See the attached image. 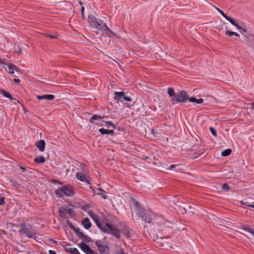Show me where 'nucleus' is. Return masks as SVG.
Masks as SVG:
<instances>
[{"label":"nucleus","instance_id":"nucleus-22","mask_svg":"<svg viewBox=\"0 0 254 254\" xmlns=\"http://www.w3.org/2000/svg\"><path fill=\"white\" fill-rule=\"evenodd\" d=\"M167 93L169 95L171 98H173V97H175L176 95V93H175L174 89L172 87H169L167 90Z\"/></svg>","mask_w":254,"mask_h":254},{"label":"nucleus","instance_id":"nucleus-44","mask_svg":"<svg viewBox=\"0 0 254 254\" xmlns=\"http://www.w3.org/2000/svg\"><path fill=\"white\" fill-rule=\"evenodd\" d=\"M97 190L100 191L99 192H106L105 191L102 190L101 188H98Z\"/></svg>","mask_w":254,"mask_h":254},{"label":"nucleus","instance_id":"nucleus-53","mask_svg":"<svg viewBox=\"0 0 254 254\" xmlns=\"http://www.w3.org/2000/svg\"><path fill=\"white\" fill-rule=\"evenodd\" d=\"M14 184H15V185H14L15 186H16L17 185L19 186V184L16 182H14Z\"/></svg>","mask_w":254,"mask_h":254},{"label":"nucleus","instance_id":"nucleus-57","mask_svg":"<svg viewBox=\"0 0 254 254\" xmlns=\"http://www.w3.org/2000/svg\"><path fill=\"white\" fill-rule=\"evenodd\" d=\"M79 4H80V5H82V4H83V2H81V1H80V2H79Z\"/></svg>","mask_w":254,"mask_h":254},{"label":"nucleus","instance_id":"nucleus-18","mask_svg":"<svg viewBox=\"0 0 254 254\" xmlns=\"http://www.w3.org/2000/svg\"><path fill=\"white\" fill-rule=\"evenodd\" d=\"M99 131L102 134H111V135H114V130L111 129H105L104 128H101L99 129Z\"/></svg>","mask_w":254,"mask_h":254},{"label":"nucleus","instance_id":"nucleus-40","mask_svg":"<svg viewBox=\"0 0 254 254\" xmlns=\"http://www.w3.org/2000/svg\"><path fill=\"white\" fill-rule=\"evenodd\" d=\"M47 36L51 39H55L57 38V36L52 34H48Z\"/></svg>","mask_w":254,"mask_h":254},{"label":"nucleus","instance_id":"nucleus-15","mask_svg":"<svg viewBox=\"0 0 254 254\" xmlns=\"http://www.w3.org/2000/svg\"><path fill=\"white\" fill-rule=\"evenodd\" d=\"M7 65V67L9 69L8 73L11 75L14 73V70L18 71L19 69L18 67L11 63H9L6 64Z\"/></svg>","mask_w":254,"mask_h":254},{"label":"nucleus","instance_id":"nucleus-26","mask_svg":"<svg viewBox=\"0 0 254 254\" xmlns=\"http://www.w3.org/2000/svg\"><path fill=\"white\" fill-rule=\"evenodd\" d=\"M70 245H66L64 247V250L65 252L70 254L71 253L73 248L70 247Z\"/></svg>","mask_w":254,"mask_h":254},{"label":"nucleus","instance_id":"nucleus-42","mask_svg":"<svg viewBox=\"0 0 254 254\" xmlns=\"http://www.w3.org/2000/svg\"><path fill=\"white\" fill-rule=\"evenodd\" d=\"M6 64L5 62L0 58V65Z\"/></svg>","mask_w":254,"mask_h":254},{"label":"nucleus","instance_id":"nucleus-47","mask_svg":"<svg viewBox=\"0 0 254 254\" xmlns=\"http://www.w3.org/2000/svg\"><path fill=\"white\" fill-rule=\"evenodd\" d=\"M20 168L22 170L23 172H24L26 170V168H25L22 166H20Z\"/></svg>","mask_w":254,"mask_h":254},{"label":"nucleus","instance_id":"nucleus-16","mask_svg":"<svg viewBox=\"0 0 254 254\" xmlns=\"http://www.w3.org/2000/svg\"><path fill=\"white\" fill-rule=\"evenodd\" d=\"M120 234L122 233L124 236H125L127 238H129L130 237L129 228L127 226L125 227L122 230H120Z\"/></svg>","mask_w":254,"mask_h":254},{"label":"nucleus","instance_id":"nucleus-41","mask_svg":"<svg viewBox=\"0 0 254 254\" xmlns=\"http://www.w3.org/2000/svg\"><path fill=\"white\" fill-rule=\"evenodd\" d=\"M52 182L54 183V184H59V185H62V183L58 180H53L52 181Z\"/></svg>","mask_w":254,"mask_h":254},{"label":"nucleus","instance_id":"nucleus-54","mask_svg":"<svg viewBox=\"0 0 254 254\" xmlns=\"http://www.w3.org/2000/svg\"><path fill=\"white\" fill-rule=\"evenodd\" d=\"M81 13L82 17L83 18H84V12H83V13H81Z\"/></svg>","mask_w":254,"mask_h":254},{"label":"nucleus","instance_id":"nucleus-14","mask_svg":"<svg viewBox=\"0 0 254 254\" xmlns=\"http://www.w3.org/2000/svg\"><path fill=\"white\" fill-rule=\"evenodd\" d=\"M37 98L39 100H52L55 98V96L52 94H45L43 95H38Z\"/></svg>","mask_w":254,"mask_h":254},{"label":"nucleus","instance_id":"nucleus-43","mask_svg":"<svg viewBox=\"0 0 254 254\" xmlns=\"http://www.w3.org/2000/svg\"><path fill=\"white\" fill-rule=\"evenodd\" d=\"M36 231L34 232V237H32V238L35 239L37 242L38 241L39 238L36 236Z\"/></svg>","mask_w":254,"mask_h":254},{"label":"nucleus","instance_id":"nucleus-19","mask_svg":"<svg viewBox=\"0 0 254 254\" xmlns=\"http://www.w3.org/2000/svg\"><path fill=\"white\" fill-rule=\"evenodd\" d=\"M45 161V158L43 156H39L34 158V162L37 164H43Z\"/></svg>","mask_w":254,"mask_h":254},{"label":"nucleus","instance_id":"nucleus-56","mask_svg":"<svg viewBox=\"0 0 254 254\" xmlns=\"http://www.w3.org/2000/svg\"><path fill=\"white\" fill-rule=\"evenodd\" d=\"M40 254H47L46 253L42 252Z\"/></svg>","mask_w":254,"mask_h":254},{"label":"nucleus","instance_id":"nucleus-30","mask_svg":"<svg viewBox=\"0 0 254 254\" xmlns=\"http://www.w3.org/2000/svg\"><path fill=\"white\" fill-rule=\"evenodd\" d=\"M237 28L240 30V32L241 33L247 32V29L246 28L245 26L244 27H242L239 25V28Z\"/></svg>","mask_w":254,"mask_h":254},{"label":"nucleus","instance_id":"nucleus-32","mask_svg":"<svg viewBox=\"0 0 254 254\" xmlns=\"http://www.w3.org/2000/svg\"><path fill=\"white\" fill-rule=\"evenodd\" d=\"M104 193L105 192H97L96 194L97 195H99L101 196L104 199H107V196Z\"/></svg>","mask_w":254,"mask_h":254},{"label":"nucleus","instance_id":"nucleus-10","mask_svg":"<svg viewBox=\"0 0 254 254\" xmlns=\"http://www.w3.org/2000/svg\"><path fill=\"white\" fill-rule=\"evenodd\" d=\"M83 241L79 244V247L86 254H99L98 253L93 251L86 243Z\"/></svg>","mask_w":254,"mask_h":254},{"label":"nucleus","instance_id":"nucleus-21","mask_svg":"<svg viewBox=\"0 0 254 254\" xmlns=\"http://www.w3.org/2000/svg\"><path fill=\"white\" fill-rule=\"evenodd\" d=\"M0 94L9 99H12V96L11 95L4 90H0Z\"/></svg>","mask_w":254,"mask_h":254},{"label":"nucleus","instance_id":"nucleus-37","mask_svg":"<svg viewBox=\"0 0 254 254\" xmlns=\"http://www.w3.org/2000/svg\"><path fill=\"white\" fill-rule=\"evenodd\" d=\"M179 166V165H178V164H175V165L172 164L169 167L168 169L173 170V169H175L176 167H178Z\"/></svg>","mask_w":254,"mask_h":254},{"label":"nucleus","instance_id":"nucleus-1","mask_svg":"<svg viewBox=\"0 0 254 254\" xmlns=\"http://www.w3.org/2000/svg\"><path fill=\"white\" fill-rule=\"evenodd\" d=\"M96 225L104 233L113 235L117 239L120 238V231L116 227L109 223L101 222L98 215L93 219Z\"/></svg>","mask_w":254,"mask_h":254},{"label":"nucleus","instance_id":"nucleus-5","mask_svg":"<svg viewBox=\"0 0 254 254\" xmlns=\"http://www.w3.org/2000/svg\"><path fill=\"white\" fill-rule=\"evenodd\" d=\"M173 97V98H171L170 101L173 104L178 103H186L189 99V94L187 91L182 90H179L175 96Z\"/></svg>","mask_w":254,"mask_h":254},{"label":"nucleus","instance_id":"nucleus-7","mask_svg":"<svg viewBox=\"0 0 254 254\" xmlns=\"http://www.w3.org/2000/svg\"><path fill=\"white\" fill-rule=\"evenodd\" d=\"M134 206L136 208V210L138 211V214L140 216L142 219L144 217V221L145 223H151L152 219L150 216L147 215L146 210L140 206L139 203L135 200L133 201Z\"/></svg>","mask_w":254,"mask_h":254},{"label":"nucleus","instance_id":"nucleus-3","mask_svg":"<svg viewBox=\"0 0 254 254\" xmlns=\"http://www.w3.org/2000/svg\"><path fill=\"white\" fill-rule=\"evenodd\" d=\"M55 193L57 196L63 198L64 196L68 197L73 196L75 194V191L72 186L66 185L59 187L55 190Z\"/></svg>","mask_w":254,"mask_h":254},{"label":"nucleus","instance_id":"nucleus-20","mask_svg":"<svg viewBox=\"0 0 254 254\" xmlns=\"http://www.w3.org/2000/svg\"><path fill=\"white\" fill-rule=\"evenodd\" d=\"M228 21H229L232 25L236 26V28H239V25L237 24L235 20L231 17L228 16L227 15L224 17Z\"/></svg>","mask_w":254,"mask_h":254},{"label":"nucleus","instance_id":"nucleus-48","mask_svg":"<svg viewBox=\"0 0 254 254\" xmlns=\"http://www.w3.org/2000/svg\"><path fill=\"white\" fill-rule=\"evenodd\" d=\"M12 101H17L19 102L18 100H17L16 98L12 97V99H10Z\"/></svg>","mask_w":254,"mask_h":254},{"label":"nucleus","instance_id":"nucleus-34","mask_svg":"<svg viewBox=\"0 0 254 254\" xmlns=\"http://www.w3.org/2000/svg\"><path fill=\"white\" fill-rule=\"evenodd\" d=\"M214 7L215 8V9L224 17L226 14L224 13V12L219 9V8L214 6Z\"/></svg>","mask_w":254,"mask_h":254},{"label":"nucleus","instance_id":"nucleus-12","mask_svg":"<svg viewBox=\"0 0 254 254\" xmlns=\"http://www.w3.org/2000/svg\"><path fill=\"white\" fill-rule=\"evenodd\" d=\"M65 212H66L68 213H70L72 212V209L65 206H63L62 210L60 209L59 210L60 216L62 217H65L66 215Z\"/></svg>","mask_w":254,"mask_h":254},{"label":"nucleus","instance_id":"nucleus-36","mask_svg":"<svg viewBox=\"0 0 254 254\" xmlns=\"http://www.w3.org/2000/svg\"><path fill=\"white\" fill-rule=\"evenodd\" d=\"M70 254H80L76 248H73L71 253Z\"/></svg>","mask_w":254,"mask_h":254},{"label":"nucleus","instance_id":"nucleus-50","mask_svg":"<svg viewBox=\"0 0 254 254\" xmlns=\"http://www.w3.org/2000/svg\"><path fill=\"white\" fill-rule=\"evenodd\" d=\"M248 206H249V207H253V208H254V204H251V205H249Z\"/></svg>","mask_w":254,"mask_h":254},{"label":"nucleus","instance_id":"nucleus-46","mask_svg":"<svg viewBox=\"0 0 254 254\" xmlns=\"http://www.w3.org/2000/svg\"><path fill=\"white\" fill-rule=\"evenodd\" d=\"M49 254H57L56 252L53 250H49Z\"/></svg>","mask_w":254,"mask_h":254},{"label":"nucleus","instance_id":"nucleus-52","mask_svg":"<svg viewBox=\"0 0 254 254\" xmlns=\"http://www.w3.org/2000/svg\"><path fill=\"white\" fill-rule=\"evenodd\" d=\"M50 241H52L53 243H54V244H57V241H55L54 240H51Z\"/></svg>","mask_w":254,"mask_h":254},{"label":"nucleus","instance_id":"nucleus-28","mask_svg":"<svg viewBox=\"0 0 254 254\" xmlns=\"http://www.w3.org/2000/svg\"><path fill=\"white\" fill-rule=\"evenodd\" d=\"M105 123L106 124V126L107 127H113L114 128H116V126L111 122V121H108V122H105L104 121Z\"/></svg>","mask_w":254,"mask_h":254},{"label":"nucleus","instance_id":"nucleus-17","mask_svg":"<svg viewBox=\"0 0 254 254\" xmlns=\"http://www.w3.org/2000/svg\"><path fill=\"white\" fill-rule=\"evenodd\" d=\"M82 224L86 229H89L91 226V223L90 222L89 219L87 217L85 218L82 221Z\"/></svg>","mask_w":254,"mask_h":254},{"label":"nucleus","instance_id":"nucleus-29","mask_svg":"<svg viewBox=\"0 0 254 254\" xmlns=\"http://www.w3.org/2000/svg\"><path fill=\"white\" fill-rule=\"evenodd\" d=\"M114 254H127L124 252V249L122 248H119L117 251L114 252Z\"/></svg>","mask_w":254,"mask_h":254},{"label":"nucleus","instance_id":"nucleus-58","mask_svg":"<svg viewBox=\"0 0 254 254\" xmlns=\"http://www.w3.org/2000/svg\"><path fill=\"white\" fill-rule=\"evenodd\" d=\"M241 203H242V204H244V203L243 202V200H241Z\"/></svg>","mask_w":254,"mask_h":254},{"label":"nucleus","instance_id":"nucleus-45","mask_svg":"<svg viewBox=\"0 0 254 254\" xmlns=\"http://www.w3.org/2000/svg\"><path fill=\"white\" fill-rule=\"evenodd\" d=\"M13 81L15 83H19L20 82V79L18 78H14L13 79Z\"/></svg>","mask_w":254,"mask_h":254},{"label":"nucleus","instance_id":"nucleus-31","mask_svg":"<svg viewBox=\"0 0 254 254\" xmlns=\"http://www.w3.org/2000/svg\"><path fill=\"white\" fill-rule=\"evenodd\" d=\"M88 215L89 216L93 219L94 218L98 216L97 215H96L92 211L90 210L88 212Z\"/></svg>","mask_w":254,"mask_h":254},{"label":"nucleus","instance_id":"nucleus-49","mask_svg":"<svg viewBox=\"0 0 254 254\" xmlns=\"http://www.w3.org/2000/svg\"><path fill=\"white\" fill-rule=\"evenodd\" d=\"M84 11V7L83 6H82L81 7V13H83Z\"/></svg>","mask_w":254,"mask_h":254},{"label":"nucleus","instance_id":"nucleus-2","mask_svg":"<svg viewBox=\"0 0 254 254\" xmlns=\"http://www.w3.org/2000/svg\"><path fill=\"white\" fill-rule=\"evenodd\" d=\"M88 19L90 25L92 27L98 29L107 34L109 32L112 35H115V33L108 28L103 19H98L92 14L88 15Z\"/></svg>","mask_w":254,"mask_h":254},{"label":"nucleus","instance_id":"nucleus-33","mask_svg":"<svg viewBox=\"0 0 254 254\" xmlns=\"http://www.w3.org/2000/svg\"><path fill=\"white\" fill-rule=\"evenodd\" d=\"M209 129L212 134H213L214 136H217V132L213 127H210Z\"/></svg>","mask_w":254,"mask_h":254},{"label":"nucleus","instance_id":"nucleus-51","mask_svg":"<svg viewBox=\"0 0 254 254\" xmlns=\"http://www.w3.org/2000/svg\"><path fill=\"white\" fill-rule=\"evenodd\" d=\"M199 154L196 153V155L194 156V158H197V157L199 156Z\"/></svg>","mask_w":254,"mask_h":254},{"label":"nucleus","instance_id":"nucleus-55","mask_svg":"<svg viewBox=\"0 0 254 254\" xmlns=\"http://www.w3.org/2000/svg\"><path fill=\"white\" fill-rule=\"evenodd\" d=\"M252 108L254 109V103H253L252 104Z\"/></svg>","mask_w":254,"mask_h":254},{"label":"nucleus","instance_id":"nucleus-4","mask_svg":"<svg viewBox=\"0 0 254 254\" xmlns=\"http://www.w3.org/2000/svg\"><path fill=\"white\" fill-rule=\"evenodd\" d=\"M17 226L21 227V229L18 231L20 234H24L29 238L34 237V232L36 231L33 228L31 224L22 222L17 225Z\"/></svg>","mask_w":254,"mask_h":254},{"label":"nucleus","instance_id":"nucleus-27","mask_svg":"<svg viewBox=\"0 0 254 254\" xmlns=\"http://www.w3.org/2000/svg\"><path fill=\"white\" fill-rule=\"evenodd\" d=\"M222 189L223 191L228 192L230 190V188L229 187L228 184L225 183L223 185Z\"/></svg>","mask_w":254,"mask_h":254},{"label":"nucleus","instance_id":"nucleus-38","mask_svg":"<svg viewBox=\"0 0 254 254\" xmlns=\"http://www.w3.org/2000/svg\"><path fill=\"white\" fill-rule=\"evenodd\" d=\"M196 99L194 97H189L188 100H189L190 102H194L195 103Z\"/></svg>","mask_w":254,"mask_h":254},{"label":"nucleus","instance_id":"nucleus-11","mask_svg":"<svg viewBox=\"0 0 254 254\" xmlns=\"http://www.w3.org/2000/svg\"><path fill=\"white\" fill-rule=\"evenodd\" d=\"M76 178L82 182L86 183L87 184H90L91 179L88 175L84 173L78 172L76 174Z\"/></svg>","mask_w":254,"mask_h":254},{"label":"nucleus","instance_id":"nucleus-23","mask_svg":"<svg viewBox=\"0 0 254 254\" xmlns=\"http://www.w3.org/2000/svg\"><path fill=\"white\" fill-rule=\"evenodd\" d=\"M231 152L232 150L230 149H225L222 152L221 155L224 157L228 156L231 154Z\"/></svg>","mask_w":254,"mask_h":254},{"label":"nucleus","instance_id":"nucleus-6","mask_svg":"<svg viewBox=\"0 0 254 254\" xmlns=\"http://www.w3.org/2000/svg\"><path fill=\"white\" fill-rule=\"evenodd\" d=\"M66 223L67 225L74 231L75 234L78 236V237L82 240V241H85V242L90 243L92 241V239L89 236L84 234L82 232L80 231L79 228H76L74 227L70 221L67 220Z\"/></svg>","mask_w":254,"mask_h":254},{"label":"nucleus","instance_id":"nucleus-39","mask_svg":"<svg viewBox=\"0 0 254 254\" xmlns=\"http://www.w3.org/2000/svg\"><path fill=\"white\" fill-rule=\"evenodd\" d=\"M203 102V100L202 98H200L198 99H196V102H195L196 103L199 104H202Z\"/></svg>","mask_w":254,"mask_h":254},{"label":"nucleus","instance_id":"nucleus-9","mask_svg":"<svg viewBox=\"0 0 254 254\" xmlns=\"http://www.w3.org/2000/svg\"><path fill=\"white\" fill-rule=\"evenodd\" d=\"M114 94L115 95L114 99L115 100L121 101V102H123L124 100L128 102L132 101L131 97L126 96L124 92L115 91Z\"/></svg>","mask_w":254,"mask_h":254},{"label":"nucleus","instance_id":"nucleus-25","mask_svg":"<svg viewBox=\"0 0 254 254\" xmlns=\"http://www.w3.org/2000/svg\"><path fill=\"white\" fill-rule=\"evenodd\" d=\"M226 35H229V36H232L233 35H235L237 37H239L240 35L236 32H232V31H228V30H226Z\"/></svg>","mask_w":254,"mask_h":254},{"label":"nucleus","instance_id":"nucleus-35","mask_svg":"<svg viewBox=\"0 0 254 254\" xmlns=\"http://www.w3.org/2000/svg\"><path fill=\"white\" fill-rule=\"evenodd\" d=\"M5 203V197H0V205H2Z\"/></svg>","mask_w":254,"mask_h":254},{"label":"nucleus","instance_id":"nucleus-13","mask_svg":"<svg viewBox=\"0 0 254 254\" xmlns=\"http://www.w3.org/2000/svg\"><path fill=\"white\" fill-rule=\"evenodd\" d=\"M35 145L40 151L43 152L45 149V142L44 140H40L35 143Z\"/></svg>","mask_w":254,"mask_h":254},{"label":"nucleus","instance_id":"nucleus-24","mask_svg":"<svg viewBox=\"0 0 254 254\" xmlns=\"http://www.w3.org/2000/svg\"><path fill=\"white\" fill-rule=\"evenodd\" d=\"M102 119V117L100 116L95 115L92 116V117L90 119V122L93 123L95 120H99L101 121Z\"/></svg>","mask_w":254,"mask_h":254},{"label":"nucleus","instance_id":"nucleus-8","mask_svg":"<svg viewBox=\"0 0 254 254\" xmlns=\"http://www.w3.org/2000/svg\"><path fill=\"white\" fill-rule=\"evenodd\" d=\"M95 244L100 254H109L110 249L108 244L101 240L96 241Z\"/></svg>","mask_w":254,"mask_h":254}]
</instances>
